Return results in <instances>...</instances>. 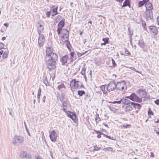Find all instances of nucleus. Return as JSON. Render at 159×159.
Segmentation results:
<instances>
[{"label": "nucleus", "instance_id": "61", "mask_svg": "<svg viewBox=\"0 0 159 159\" xmlns=\"http://www.w3.org/2000/svg\"><path fill=\"white\" fill-rule=\"evenodd\" d=\"M105 125V126H106V127H107V124H105V125Z\"/></svg>", "mask_w": 159, "mask_h": 159}, {"label": "nucleus", "instance_id": "48", "mask_svg": "<svg viewBox=\"0 0 159 159\" xmlns=\"http://www.w3.org/2000/svg\"><path fill=\"white\" fill-rule=\"evenodd\" d=\"M154 155L152 152L151 153V156L152 157H154Z\"/></svg>", "mask_w": 159, "mask_h": 159}, {"label": "nucleus", "instance_id": "55", "mask_svg": "<svg viewBox=\"0 0 159 159\" xmlns=\"http://www.w3.org/2000/svg\"><path fill=\"white\" fill-rule=\"evenodd\" d=\"M155 122L156 123H159V119L157 121H155Z\"/></svg>", "mask_w": 159, "mask_h": 159}, {"label": "nucleus", "instance_id": "12", "mask_svg": "<svg viewBox=\"0 0 159 159\" xmlns=\"http://www.w3.org/2000/svg\"><path fill=\"white\" fill-rule=\"evenodd\" d=\"M68 61L69 62V59L68 56L67 55L63 56L61 60V61L62 65H64L67 63ZM69 63L70 62H69Z\"/></svg>", "mask_w": 159, "mask_h": 159}, {"label": "nucleus", "instance_id": "13", "mask_svg": "<svg viewBox=\"0 0 159 159\" xmlns=\"http://www.w3.org/2000/svg\"><path fill=\"white\" fill-rule=\"evenodd\" d=\"M149 30L151 33H153L155 35H157L158 32L157 28L155 26H151L149 27Z\"/></svg>", "mask_w": 159, "mask_h": 159}, {"label": "nucleus", "instance_id": "33", "mask_svg": "<svg viewBox=\"0 0 159 159\" xmlns=\"http://www.w3.org/2000/svg\"><path fill=\"white\" fill-rule=\"evenodd\" d=\"M148 116H149L150 115H152V116H153L154 115V113L151 110L150 108H149L148 110Z\"/></svg>", "mask_w": 159, "mask_h": 159}, {"label": "nucleus", "instance_id": "35", "mask_svg": "<svg viewBox=\"0 0 159 159\" xmlns=\"http://www.w3.org/2000/svg\"><path fill=\"white\" fill-rule=\"evenodd\" d=\"M41 92V89H39L38 90V96H37V97H38V98H39H39H40Z\"/></svg>", "mask_w": 159, "mask_h": 159}, {"label": "nucleus", "instance_id": "4", "mask_svg": "<svg viewBox=\"0 0 159 159\" xmlns=\"http://www.w3.org/2000/svg\"><path fill=\"white\" fill-rule=\"evenodd\" d=\"M62 109L67 115L68 116L71 118L75 122L77 120L76 116L75 113H74L70 111H67V104L66 102L64 101L62 104Z\"/></svg>", "mask_w": 159, "mask_h": 159}, {"label": "nucleus", "instance_id": "59", "mask_svg": "<svg viewBox=\"0 0 159 159\" xmlns=\"http://www.w3.org/2000/svg\"><path fill=\"white\" fill-rule=\"evenodd\" d=\"M82 33H83L82 32V31H80V35H81L82 34Z\"/></svg>", "mask_w": 159, "mask_h": 159}, {"label": "nucleus", "instance_id": "53", "mask_svg": "<svg viewBox=\"0 0 159 159\" xmlns=\"http://www.w3.org/2000/svg\"><path fill=\"white\" fill-rule=\"evenodd\" d=\"M6 39V38L5 37H3L2 38V40H5V39Z\"/></svg>", "mask_w": 159, "mask_h": 159}, {"label": "nucleus", "instance_id": "51", "mask_svg": "<svg viewBox=\"0 0 159 159\" xmlns=\"http://www.w3.org/2000/svg\"><path fill=\"white\" fill-rule=\"evenodd\" d=\"M157 22H159V16H158L157 17Z\"/></svg>", "mask_w": 159, "mask_h": 159}, {"label": "nucleus", "instance_id": "40", "mask_svg": "<svg viewBox=\"0 0 159 159\" xmlns=\"http://www.w3.org/2000/svg\"><path fill=\"white\" fill-rule=\"evenodd\" d=\"M51 13V11L47 12L46 13V15L48 17H49L50 16Z\"/></svg>", "mask_w": 159, "mask_h": 159}, {"label": "nucleus", "instance_id": "2", "mask_svg": "<svg viewBox=\"0 0 159 159\" xmlns=\"http://www.w3.org/2000/svg\"><path fill=\"white\" fill-rule=\"evenodd\" d=\"M65 25V19L61 20L57 25V32L60 35V39L63 41H68L69 38V31L66 29L62 28Z\"/></svg>", "mask_w": 159, "mask_h": 159}, {"label": "nucleus", "instance_id": "24", "mask_svg": "<svg viewBox=\"0 0 159 159\" xmlns=\"http://www.w3.org/2000/svg\"><path fill=\"white\" fill-rule=\"evenodd\" d=\"M85 72H86V68L85 66V65H84L81 71V73L83 75L85 76Z\"/></svg>", "mask_w": 159, "mask_h": 159}, {"label": "nucleus", "instance_id": "18", "mask_svg": "<svg viewBox=\"0 0 159 159\" xmlns=\"http://www.w3.org/2000/svg\"><path fill=\"white\" fill-rule=\"evenodd\" d=\"M100 89L101 91H100V94H102V93L104 94H105L107 93V91L105 90V86L102 85L100 87Z\"/></svg>", "mask_w": 159, "mask_h": 159}, {"label": "nucleus", "instance_id": "38", "mask_svg": "<svg viewBox=\"0 0 159 159\" xmlns=\"http://www.w3.org/2000/svg\"><path fill=\"white\" fill-rule=\"evenodd\" d=\"M111 61H112V64L113 65V66L115 67L116 66V64L115 62V60L113 59L112 58L111 59Z\"/></svg>", "mask_w": 159, "mask_h": 159}, {"label": "nucleus", "instance_id": "9", "mask_svg": "<svg viewBox=\"0 0 159 159\" xmlns=\"http://www.w3.org/2000/svg\"><path fill=\"white\" fill-rule=\"evenodd\" d=\"M24 140L23 138L20 136H16L13 140V143L15 144L17 143H22Z\"/></svg>", "mask_w": 159, "mask_h": 159}, {"label": "nucleus", "instance_id": "57", "mask_svg": "<svg viewBox=\"0 0 159 159\" xmlns=\"http://www.w3.org/2000/svg\"><path fill=\"white\" fill-rule=\"evenodd\" d=\"M152 115H150L149 116H148V118H152Z\"/></svg>", "mask_w": 159, "mask_h": 159}, {"label": "nucleus", "instance_id": "31", "mask_svg": "<svg viewBox=\"0 0 159 159\" xmlns=\"http://www.w3.org/2000/svg\"><path fill=\"white\" fill-rule=\"evenodd\" d=\"M67 41V43L66 44L67 47L69 49V50H70V51H71V48H70L71 46H70V43L68 41V40Z\"/></svg>", "mask_w": 159, "mask_h": 159}, {"label": "nucleus", "instance_id": "64", "mask_svg": "<svg viewBox=\"0 0 159 159\" xmlns=\"http://www.w3.org/2000/svg\"><path fill=\"white\" fill-rule=\"evenodd\" d=\"M74 159H79L78 158H75Z\"/></svg>", "mask_w": 159, "mask_h": 159}, {"label": "nucleus", "instance_id": "29", "mask_svg": "<svg viewBox=\"0 0 159 159\" xmlns=\"http://www.w3.org/2000/svg\"><path fill=\"white\" fill-rule=\"evenodd\" d=\"M125 111L126 112H128L132 111L133 110V108H132L131 107L126 106L125 108Z\"/></svg>", "mask_w": 159, "mask_h": 159}, {"label": "nucleus", "instance_id": "26", "mask_svg": "<svg viewBox=\"0 0 159 159\" xmlns=\"http://www.w3.org/2000/svg\"><path fill=\"white\" fill-rule=\"evenodd\" d=\"M138 44L140 46L141 48H143L144 47V43L143 41L142 40L139 41Z\"/></svg>", "mask_w": 159, "mask_h": 159}, {"label": "nucleus", "instance_id": "15", "mask_svg": "<svg viewBox=\"0 0 159 159\" xmlns=\"http://www.w3.org/2000/svg\"><path fill=\"white\" fill-rule=\"evenodd\" d=\"M123 102H124V104L126 105V106L131 107L133 108V102H131L129 100L125 98V100H123Z\"/></svg>", "mask_w": 159, "mask_h": 159}, {"label": "nucleus", "instance_id": "34", "mask_svg": "<svg viewBox=\"0 0 159 159\" xmlns=\"http://www.w3.org/2000/svg\"><path fill=\"white\" fill-rule=\"evenodd\" d=\"M112 148L111 147H108L106 148H105L104 149V150L105 151H112Z\"/></svg>", "mask_w": 159, "mask_h": 159}, {"label": "nucleus", "instance_id": "54", "mask_svg": "<svg viewBox=\"0 0 159 159\" xmlns=\"http://www.w3.org/2000/svg\"><path fill=\"white\" fill-rule=\"evenodd\" d=\"M117 1H118L119 2H121L123 0H116Z\"/></svg>", "mask_w": 159, "mask_h": 159}, {"label": "nucleus", "instance_id": "36", "mask_svg": "<svg viewBox=\"0 0 159 159\" xmlns=\"http://www.w3.org/2000/svg\"><path fill=\"white\" fill-rule=\"evenodd\" d=\"M130 4H128V3H126L125 2H124L123 3V5L122 6V7H125L127 6H129V7H130Z\"/></svg>", "mask_w": 159, "mask_h": 159}, {"label": "nucleus", "instance_id": "46", "mask_svg": "<svg viewBox=\"0 0 159 159\" xmlns=\"http://www.w3.org/2000/svg\"><path fill=\"white\" fill-rule=\"evenodd\" d=\"M130 0H125L124 2H125L126 3L128 4H130Z\"/></svg>", "mask_w": 159, "mask_h": 159}, {"label": "nucleus", "instance_id": "1", "mask_svg": "<svg viewBox=\"0 0 159 159\" xmlns=\"http://www.w3.org/2000/svg\"><path fill=\"white\" fill-rule=\"evenodd\" d=\"M53 52V49L51 48H47L44 61L49 71H52L56 68V61L58 58L57 55Z\"/></svg>", "mask_w": 159, "mask_h": 159}, {"label": "nucleus", "instance_id": "23", "mask_svg": "<svg viewBox=\"0 0 159 159\" xmlns=\"http://www.w3.org/2000/svg\"><path fill=\"white\" fill-rule=\"evenodd\" d=\"M141 107V106L140 104L136 103L133 102V107L137 108L138 109H139Z\"/></svg>", "mask_w": 159, "mask_h": 159}, {"label": "nucleus", "instance_id": "27", "mask_svg": "<svg viewBox=\"0 0 159 159\" xmlns=\"http://www.w3.org/2000/svg\"><path fill=\"white\" fill-rule=\"evenodd\" d=\"M125 100V98H123L122 99H121V100H120V101H114L112 103L113 104H115V103H117L118 104H120L121 103V102H122V103L124 104V102H123V100Z\"/></svg>", "mask_w": 159, "mask_h": 159}, {"label": "nucleus", "instance_id": "25", "mask_svg": "<svg viewBox=\"0 0 159 159\" xmlns=\"http://www.w3.org/2000/svg\"><path fill=\"white\" fill-rule=\"evenodd\" d=\"M85 94V92L83 90H78V94L80 97L82 96Z\"/></svg>", "mask_w": 159, "mask_h": 159}, {"label": "nucleus", "instance_id": "14", "mask_svg": "<svg viewBox=\"0 0 159 159\" xmlns=\"http://www.w3.org/2000/svg\"><path fill=\"white\" fill-rule=\"evenodd\" d=\"M49 136L52 141L55 142L56 141L57 136L54 130L51 131L50 134Z\"/></svg>", "mask_w": 159, "mask_h": 159}, {"label": "nucleus", "instance_id": "20", "mask_svg": "<svg viewBox=\"0 0 159 159\" xmlns=\"http://www.w3.org/2000/svg\"><path fill=\"white\" fill-rule=\"evenodd\" d=\"M149 1V0H143L140 1L138 2V5L139 7H141L143 6L144 4H145L146 2Z\"/></svg>", "mask_w": 159, "mask_h": 159}, {"label": "nucleus", "instance_id": "49", "mask_svg": "<svg viewBox=\"0 0 159 159\" xmlns=\"http://www.w3.org/2000/svg\"><path fill=\"white\" fill-rule=\"evenodd\" d=\"M61 18V16H60V15H58L57 16V19L58 18V19H60Z\"/></svg>", "mask_w": 159, "mask_h": 159}, {"label": "nucleus", "instance_id": "45", "mask_svg": "<svg viewBox=\"0 0 159 159\" xmlns=\"http://www.w3.org/2000/svg\"><path fill=\"white\" fill-rule=\"evenodd\" d=\"M23 153L25 154V155H22L21 154H20V156L22 157H25L26 156V153L25 152H24Z\"/></svg>", "mask_w": 159, "mask_h": 159}, {"label": "nucleus", "instance_id": "52", "mask_svg": "<svg viewBox=\"0 0 159 159\" xmlns=\"http://www.w3.org/2000/svg\"><path fill=\"white\" fill-rule=\"evenodd\" d=\"M36 159H41V157L39 156H37Z\"/></svg>", "mask_w": 159, "mask_h": 159}, {"label": "nucleus", "instance_id": "6", "mask_svg": "<svg viewBox=\"0 0 159 159\" xmlns=\"http://www.w3.org/2000/svg\"><path fill=\"white\" fill-rule=\"evenodd\" d=\"M127 89L126 83L125 81L118 82L116 84V90L122 92H125Z\"/></svg>", "mask_w": 159, "mask_h": 159}, {"label": "nucleus", "instance_id": "3", "mask_svg": "<svg viewBox=\"0 0 159 159\" xmlns=\"http://www.w3.org/2000/svg\"><path fill=\"white\" fill-rule=\"evenodd\" d=\"M136 93L139 95L141 97H138L135 93H133L129 96L126 97V98L129 99L132 101H135L138 102H142V98H145L147 95L145 91L142 89L137 90Z\"/></svg>", "mask_w": 159, "mask_h": 159}, {"label": "nucleus", "instance_id": "28", "mask_svg": "<svg viewBox=\"0 0 159 159\" xmlns=\"http://www.w3.org/2000/svg\"><path fill=\"white\" fill-rule=\"evenodd\" d=\"M142 25L144 28V30L147 31V29L146 27V25L145 22L144 20H142Z\"/></svg>", "mask_w": 159, "mask_h": 159}, {"label": "nucleus", "instance_id": "11", "mask_svg": "<svg viewBox=\"0 0 159 159\" xmlns=\"http://www.w3.org/2000/svg\"><path fill=\"white\" fill-rule=\"evenodd\" d=\"M45 36L43 34H41L39 35L38 39V43L40 46H42L44 42Z\"/></svg>", "mask_w": 159, "mask_h": 159}, {"label": "nucleus", "instance_id": "43", "mask_svg": "<svg viewBox=\"0 0 159 159\" xmlns=\"http://www.w3.org/2000/svg\"><path fill=\"white\" fill-rule=\"evenodd\" d=\"M155 103L157 105H159V99H157L155 101Z\"/></svg>", "mask_w": 159, "mask_h": 159}, {"label": "nucleus", "instance_id": "37", "mask_svg": "<svg viewBox=\"0 0 159 159\" xmlns=\"http://www.w3.org/2000/svg\"><path fill=\"white\" fill-rule=\"evenodd\" d=\"M108 40L109 38H104L102 39L103 41L107 43H108Z\"/></svg>", "mask_w": 159, "mask_h": 159}, {"label": "nucleus", "instance_id": "63", "mask_svg": "<svg viewBox=\"0 0 159 159\" xmlns=\"http://www.w3.org/2000/svg\"><path fill=\"white\" fill-rule=\"evenodd\" d=\"M148 120V119L146 120V121H145V122H146Z\"/></svg>", "mask_w": 159, "mask_h": 159}, {"label": "nucleus", "instance_id": "39", "mask_svg": "<svg viewBox=\"0 0 159 159\" xmlns=\"http://www.w3.org/2000/svg\"><path fill=\"white\" fill-rule=\"evenodd\" d=\"M104 136L106 137L107 138H108L109 139H113V137H111L110 136H108L107 135L105 134H104Z\"/></svg>", "mask_w": 159, "mask_h": 159}, {"label": "nucleus", "instance_id": "32", "mask_svg": "<svg viewBox=\"0 0 159 159\" xmlns=\"http://www.w3.org/2000/svg\"><path fill=\"white\" fill-rule=\"evenodd\" d=\"M125 55L126 56H130V52L128 51V50L126 49L125 52Z\"/></svg>", "mask_w": 159, "mask_h": 159}, {"label": "nucleus", "instance_id": "22", "mask_svg": "<svg viewBox=\"0 0 159 159\" xmlns=\"http://www.w3.org/2000/svg\"><path fill=\"white\" fill-rule=\"evenodd\" d=\"M57 88L58 90H60L63 89H65L66 87L64 84H62L58 85Z\"/></svg>", "mask_w": 159, "mask_h": 159}, {"label": "nucleus", "instance_id": "44", "mask_svg": "<svg viewBox=\"0 0 159 159\" xmlns=\"http://www.w3.org/2000/svg\"><path fill=\"white\" fill-rule=\"evenodd\" d=\"M129 126V125H123V127L124 128H127Z\"/></svg>", "mask_w": 159, "mask_h": 159}, {"label": "nucleus", "instance_id": "10", "mask_svg": "<svg viewBox=\"0 0 159 159\" xmlns=\"http://www.w3.org/2000/svg\"><path fill=\"white\" fill-rule=\"evenodd\" d=\"M145 15L147 20H151L153 18L152 11L151 10L147 11L145 12Z\"/></svg>", "mask_w": 159, "mask_h": 159}, {"label": "nucleus", "instance_id": "7", "mask_svg": "<svg viewBox=\"0 0 159 159\" xmlns=\"http://www.w3.org/2000/svg\"><path fill=\"white\" fill-rule=\"evenodd\" d=\"M116 84L114 81H111L108 84L106 88L109 91H111L116 89Z\"/></svg>", "mask_w": 159, "mask_h": 159}, {"label": "nucleus", "instance_id": "56", "mask_svg": "<svg viewBox=\"0 0 159 159\" xmlns=\"http://www.w3.org/2000/svg\"><path fill=\"white\" fill-rule=\"evenodd\" d=\"M88 23H90V25H92V21H91V20L89 21V22Z\"/></svg>", "mask_w": 159, "mask_h": 159}, {"label": "nucleus", "instance_id": "41", "mask_svg": "<svg viewBox=\"0 0 159 159\" xmlns=\"http://www.w3.org/2000/svg\"><path fill=\"white\" fill-rule=\"evenodd\" d=\"M4 47V44L2 43H0V50L3 48Z\"/></svg>", "mask_w": 159, "mask_h": 159}, {"label": "nucleus", "instance_id": "19", "mask_svg": "<svg viewBox=\"0 0 159 159\" xmlns=\"http://www.w3.org/2000/svg\"><path fill=\"white\" fill-rule=\"evenodd\" d=\"M74 57V52H71L70 53V57L69 59V62L71 63L73 61V58Z\"/></svg>", "mask_w": 159, "mask_h": 159}, {"label": "nucleus", "instance_id": "42", "mask_svg": "<svg viewBox=\"0 0 159 159\" xmlns=\"http://www.w3.org/2000/svg\"><path fill=\"white\" fill-rule=\"evenodd\" d=\"M130 69L132 70H134L135 72H136L138 73H139V72L138 71L136 70L135 69V68L134 67H130Z\"/></svg>", "mask_w": 159, "mask_h": 159}, {"label": "nucleus", "instance_id": "30", "mask_svg": "<svg viewBox=\"0 0 159 159\" xmlns=\"http://www.w3.org/2000/svg\"><path fill=\"white\" fill-rule=\"evenodd\" d=\"M87 51H86L84 52H82V53H80V52H78L77 53V55L78 56V57H80L81 56H82L84 55V54H85L87 52Z\"/></svg>", "mask_w": 159, "mask_h": 159}, {"label": "nucleus", "instance_id": "60", "mask_svg": "<svg viewBox=\"0 0 159 159\" xmlns=\"http://www.w3.org/2000/svg\"><path fill=\"white\" fill-rule=\"evenodd\" d=\"M156 133L157 134H158L159 135V131H156Z\"/></svg>", "mask_w": 159, "mask_h": 159}, {"label": "nucleus", "instance_id": "62", "mask_svg": "<svg viewBox=\"0 0 159 159\" xmlns=\"http://www.w3.org/2000/svg\"><path fill=\"white\" fill-rule=\"evenodd\" d=\"M102 131H105V130L104 129H102Z\"/></svg>", "mask_w": 159, "mask_h": 159}, {"label": "nucleus", "instance_id": "8", "mask_svg": "<svg viewBox=\"0 0 159 159\" xmlns=\"http://www.w3.org/2000/svg\"><path fill=\"white\" fill-rule=\"evenodd\" d=\"M37 29L39 35H40L41 34H43L44 27L41 22H38L37 26Z\"/></svg>", "mask_w": 159, "mask_h": 159}, {"label": "nucleus", "instance_id": "21", "mask_svg": "<svg viewBox=\"0 0 159 159\" xmlns=\"http://www.w3.org/2000/svg\"><path fill=\"white\" fill-rule=\"evenodd\" d=\"M9 54V51L8 50L3 52V53L2 54V58L3 59H5L7 57Z\"/></svg>", "mask_w": 159, "mask_h": 159}, {"label": "nucleus", "instance_id": "47", "mask_svg": "<svg viewBox=\"0 0 159 159\" xmlns=\"http://www.w3.org/2000/svg\"><path fill=\"white\" fill-rule=\"evenodd\" d=\"M107 43H106L105 42H104L103 43H101V45L102 46L103 45H106V44Z\"/></svg>", "mask_w": 159, "mask_h": 159}, {"label": "nucleus", "instance_id": "58", "mask_svg": "<svg viewBox=\"0 0 159 159\" xmlns=\"http://www.w3.org/2000/svg\"><path fill=\"white\" fill-rule=\"evenodd\" d=\"M95 120H96V121L97 122H98V121H97V117H96V118H95Z\"/></svg>", "mask_w": 159, "mask_h": 159}, {"label": "nucleus", "instance_id": "16", "mask_svg": "<svg viewBox=\"0 0 159 159\" xmlns=\"http://www.w3.org/2000/svg\"><path fill=\"white\" fill-rule=\"evenodd\" d=\"M148 2L149 1L146 2V3L145 5L146 11L151 10L153 9L152 3Z\"/></svg>", "mask_w": 159, "mask_h": 159}, {"label": "nucleus", "instance_id": "5", "mask_svg": "<svg viewBox=\"0 0 159 159\" xmlns=\"http://www.w3.org/2000/svg\"><path fill=\"white\" fill-rule=\"evenodd\" d=\"M70 86L71 90L72 92H74L76 91L80 87H81L82 85L79 80L74 79L70 81Z\"/></svg>", "mask_w": 159, "mask_h": 159}, {"label": "nucleus", "instance_id": "50", "mask_svg": "<svg viewBox=\"0 0 159 159\" xmlns=\"http://www.w3.org/2000/svg\"><path fill=\"white\" fill-rule=\"evenodd\" d=\"M4 25L6 27H8V24L7 23H5L4 24Z\"/></svg>", "mask_w": 159, "mask_h": 159}, {"label": "nucleus", "instance_id": "17", "mask_svg": "<svg viewBox=\"0 0 159 159\" xmlns=\"http://www.w3.org/2000/svg\"><path fill=\"white\" fill-rule=\"evenodd\" d=\"M58 7L56 6H53L51 7V10L52 12L54 13L52 15V16H54L57 15L58 14L57 12Z\"/></svg>", "mask_w": 159, "mask_h": 159}]
</instances>
